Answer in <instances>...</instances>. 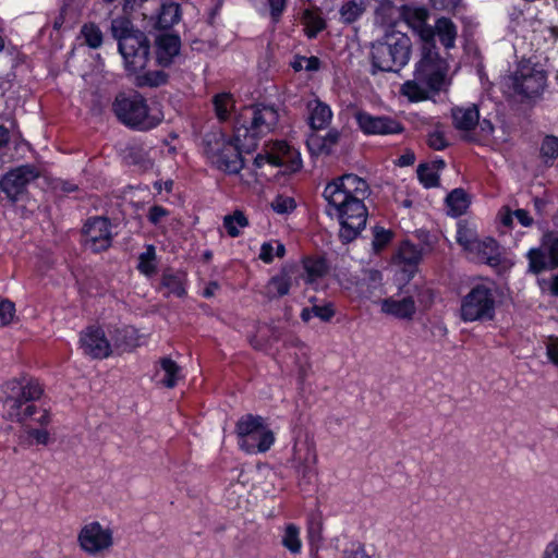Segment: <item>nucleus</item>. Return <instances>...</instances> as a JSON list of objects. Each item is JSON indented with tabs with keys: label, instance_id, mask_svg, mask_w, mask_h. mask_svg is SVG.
<instances>
[{
	"label": "nucleus",
	"instance_id": "680f3d73",
	"mask_svg": "<svg viewBox=\"0 0 558 558\" xmlns=\"http://www.w3.org/2000/svg\"><path fill=\"white\" fill-rule=\"evenodd\" d=\"M27 435L34 438L36 442L40 445H47L50 439L49 433L43 428H28Z\"/></svg>",
	"mask_w": 558,
	"mask_h": 558
},
{
	"label": "nucleus",
	"instance_id": "a878e982",
	"mask_svg": "<svg viewBox=\"0 0 558 558\" xmlns=\"http://www.w3.org/2000/svg\"><path fill=\"white\" fill-rule=\"evenodd\" d=\"M112 347L120 352H128L140 344V336L136 329L130 326L117 328L111 335Z\"/></svg>",
	"mask_w": 558,
	"mask_h": 558
},
{
	"label": "nucleus",
	"instance_id": "a19ab883",
	"mask_svg": "<svg viewBox=\"0 0 558 558\" xmlns=\"http://www.w3.org/2000/svg\"><path fill=\"white\" fill-rule=\"evenodd\" d=\"M168 75L162 70L148 71L136 76V85L140 87H157L165 84Z\"/></svg>",
	"mask_w": 558,
	"mask_h": 558
},
{
	"label": "nucleus",
	"instance_id": "69168bd1",
	"mask_svg": "<svg viewBox=\"0 0 558 558\" xmlns=\"http://www.w3.org/2000/svg\"><path fill=\"white\" fill-rule=\"evenodd\" d=\"M541 287L543 290H548L553 295L558 296V275L550 280H542Z\"/></svg>",
	"mask_w": 558,
	"mask_h": 558
},
{
	"label": "nucleus",
	"instance_id": "20e7f679",
	"mask_svg": "<svg viewBox=\"0 0 558 558\" xmlns=\"http://www.w3.org/2000/svg\"><path fill=\"white\" fill-rule=\"evenodd\" d=\"M412 43L401 32L390 31L372 47L373 68L384 72H397L410 60Z\"/></svg>",
	"mask_w": 558,
	"mask_h": 558
},
{
	"label": "nucleus",
	"instance_id": "412c9836",
	"mask_svg": "<svg viewBox=\"0 0 558 558\" xmlns=\"http://www.w3.org/2000/svg\"><path fill=\"white\" fill-rule=\"evenodd\" d=\"M374 21L381 26H393L402 17L403 5H397L393 0H373Z\"/></svg>",
	"mask_w": 558,
	"mask_h": 558
},
{
	"label": "nucleus",
	"instance_id": "423d86ee",
	"mask_svg": "<svg viewBox=\"0 0 558 558\" xmlns=\"http://www.w3.org/2000/svg\"><path fill=\"white\" fill-rule=\"evenodd\" d=\"M112 109L120 122L138 131L151 130L161 121V117L153 113L146 99L137 93L119 94L112 104Z\"/></svg>",
	"mask_w": 558,
	"mask_h": 558
},
{
	"label": "nucleus",
	"instance_id": "58836bf2",
	"mask_svg": "<svg viewBox=\"0 0 558 558\" xmlns=\"http://www.w3.org/2000/svg\"><path fill=\"white\" fill-rule=\"evenodd\" d=\"M156 248L154 245L149 244L146 246L145 252L141 253L138 256V270L146 275L150 276L156 272Z\"/></svg>",
	"mask_w": 558,
	"mask_h": 558
},
{
	"label": "nucleus",
	"instance_id": "6e6d98bb",
	"mask_svg": "<svg viewBox=\"0 0 558 558\" xmlns=\"http://www.w3.org/2000/svg\"><path fill=\"white\" fill-rule=\"evenodd\" d=\"M342 558H372L362 543H353L342 551Z\"/></svg>",
	"mask_w": 558,
	"mask_h": 558
},
{
	"label": "nucleus",
	"instance_id": "a211bd4d",
	"mask_svg": "<svg viewBox=\"0 0 558 558\" xmlns=\"http://www.w3.org/2000/svg\"><path fill=\"white\" fill-rule=\"evenodd\" d=\"M81 348L93 359H106L112 353V345L99 327H88L81 333Z\"/></svg>",
	"mask_w": 558,
	"mask_h": 558
},
{
	"label": "nucleus",
	"instance_id": "13d9d810",
	"mask_svg": "<svg viewBox=\"0 0 558 558\" xmlns=\"http://www.w3.org/2000/svg\"><path fill=\"white\" fill-rule=\"evenodd\" d=\"M271 207L278 214H286L294 208V201L290 197L278 196L271 203Z\"/></svg>",
	"mask_w": 558,
	"mask_h": 558
},
{
	"label": "nucleus",
	"instance_id": "de8ad7c7",
	"mask_svg": "<svg viewBox=\"0 0 558 558\" xmlns=\"http://www.w3.org/2000/svg\"><path fill=\"white\" fill-rule=\"evenodd\" d=\"M86 44L90 48H99L102 44V33L95 24H85L81 31Z\"/></svg>",
	"mask_w": 558,
	"mask_h": 558
},
{
	"label": "nucleus",
	"instance_id": "37998d69",
	"mask_svg": "<svg viewBox=\"0 0 558 558\" xmlns=\"http://www.w3.org/2000/svg\"><path fill=\"white\" fill-rule=\"evenodd\" d=\"M476 126H478V132L474 130L471 134H464L463 138L465 141L480 144L487 140L494 132V125L487 119H483L482 121L478 119Z\"/></svg>",
	"mask_w": 558,
	"mask_h": 558
},
{
	"label": "nucleus",
	"instance_id": "aec40b11",
	"mask_svg": "<svg viewBox=\"0 0 558 558\" xmlns=\"http://www.w3.org/2000/svg\"><path fill=\"white\" fill-rule=\"evenodd\" d=\"M270 165L286 167L289 171H298L302 166L300 154L284 142H276L270 150Z\"/></svg>",
	"mask_w": 558,
	"mask_h": 558
},
{
	"label": "nucleus",
	"instance_id": "ddd939ff",
	"mask_svg": "<svg viewBox=\"0 0 558 558\" xmlns=\"http://www.w3.org/2000/svg\"><path fill=\"white\" fill-rule=\"evenodd\" d=\"M242 118L245 121L250 120V125L243 124L240 126L241 134L244 137L251 135L252 138L271 132L279 121L278 111L270 106H253L245 108Z\"/></svg>",
	"mask_w": 558,
	"mask_h": 558
},
{
	"label": "nucleus",
	"instance_id": "72a5a7b5",
	"mask_svg": "<svg viewBox=\"0 0 558 558\" xmlns=\"http://www.w3.org/2000/svg\"><path fill=\"white\" fill-rule=\"evenodd\" d=\"M446 202L452 216L462 215L469 206L466 193L462 189H454L447 196Z\"/></svg>",
	"mask_w": 558,
	"mask_h": 558
},
{
	"label": "nucleus",
	"instance_id": "603ef678",
	"mask_svg": "<svg viewBox=\"0 0 558 558\" xmlns=\"http://www.w3.org/2000/svg\"><path fill=\"white\" fill-rule=\"evenodd\" d=\"M15 305L13 302L0 298V327L8 326L14 318Z\"/></svg>",
	"mask_w": 558,
	"mask_h": 558
},
{
	"label": "nucleus",
	"instance_id": "8fccbe9b",
	"mask_svg": "<svg viewBox=\"0 0 558 558\" xmlns=\"http://www.w3.org/2000/svg\"><path fill=\"white\" fill-rule=\"evenodd\" d=\"M306 145L312 156L330 154L324 137L315 132L308 135Z\"/></svg>",
	"mask_w": 558,
	"mask_h": 558
},
{
	"label": "nucleus",
	"instance_id": "e433bc0d",
	"mask_svg": "<svg viewBox=\"0 0 558 558\" xmlns=\"http://www.w3.org/2000/svg\"><path fill=\"white\" fill-rule=\"evenodd\" d=\"M539 153L546 165H553L558 158V136L546 135L542 141Z\"/></svg>",
	"mask_w": 558,
	"mask_h": 558
},
{
	"label": "nucleus",
	"instance_id": "0eeeda50",
	"mask_svg": "<svg viewBox=\"0 0 558 558\" xmlns=\"http://www.w3.org/2000/svg\"><path fill=\"white\" fill-rule=\"evenodd\" d=\"M495 284L490 280L474 283L461 299L460 318L464 323L487 322L495 317Z\"/></svg>",
	"mask_w": 558,
	"mask_h": 558
},
{
	"label": "nucleus",
	"instance_id": "1a4fd4ad",
	"mask_svg": "<svg viewBox=\"0 0 558 558\" xmlns=\"http://www.w3.org/2000/svg\"><path fill=\"white\" fill-rule=\"evenodd\" d=\"M363 201L364 198L355 197L347 199L339 206L327 204L326 213L339 220V238L344 244L355 240L366 226L367 209Z\"/></svg>",
	"mask_w": 558,
	"mask_h": 558
},
{
	"label": "nucleus",
	"instance_id": "4c0bfd02",
	"mask_svg": "<svg viewBox=\"0 0 558 558\" xmlns=\"http://www.w3.org/2000/svg\"><path fill=\"white\" fill-rule=\"evenodd\" d=\"M248 225L247 218L242 211H234L233 215H228L223 218V227L228 234L235 238L240 234V230Z\"/></svg>",
	"mask_w": 558,
	"mask_h": 558
},
{
	"label": "nucleus",
	"instance_id": "bb28decb",
	"mask_svg": "<svg viewBox=\"0 0 558 558\" xmlns=\"http://www.w3.org/2000/svg\"><path fill=\"white\" fill-rule=\"evenodd\" d=\"M310 111V124L313 130H322L326 128L332 118V111L328 105L319 99H314L307 105Z\"/></svg>",
	"mask_w": 558,
	"mask_h": 558
},
{
	"label": "nucleus",
	"instance_id": "cd10ccee",
	"mask_svg": "<svg viewBox=\"0 0 558 558\" xmlns=\"http://www.w3.org/2000/svg\"><path fill=\"white\" fill-rule=\"evenodd\" d=\"M433 28L435 31V35L438 36L440 43L444 45L446 49L454 47L457 38V27L450 19H438Z\"/></svg>",
	"mask_w": 558,
	"mask_h": 558
},
{
	"label": "nucleus",
	"instance_id": "79ce46f5",
	"mask_svg": "<svg viewBox=\"0 0 558 558\" xmlns=\"http://www.w3.org/2000/svg\"><path fill=\"white\" fill-rule=\"evenodd\" d=\"M303 268L307 275V281L312 282L323 277L327 271V266L322 258H306L303 262Z\"/></svg>",
	"mask_w": 558,
	"mask_h": 558
},
{
	"label": "nucleus",
	"instance_id": "c03bdc74",
	"mask_svg": "<svg viewBox=\"0 0 558 558\" xmlns=\"http://www.w3.org/2000/svg\"><path fill=\"white\" fill-rule=\"evenodd\" d=\"M214 106L218 119L227 120L234 104L229 94H220L214 98Z\"/></svg>",
	"mask_w": 558,
	"mask_h": 558
},
{
	"label": "nucleus",
	"instance_id": "864d4df0",
	"mask_svg": "<svg viewBox=\"0 0 558 558\" xmlns=\"http://www.w3.org/2000/svg\"><path fill=\"white\" fill-rule=\"evenodd\" d=\"M392 239V232L386 230L381 227H376L374 229V239H373V247L375 251H380L384 248Z\"/></svg>",
	"mask_w": 558,
	"mask_h": 558
},
{
	"label": "nucleus",
	"instance_id": "052dcab7",
	"mask_svg": "<svg viewBox=\"0 0 558 558\" xmlns=\"http://www.w3.org/2000/svg\"><path fill=\"white\" fill-rule=\"evenodd\" d=\"M461 0H429L430 5L439 11H454L460 4Z\"/></svg>",
	"mask_w": 558,
	"mask_h": 558
},
{
	"label": "nucleus",
	"instance_id": "4d7b16f0",
	"mask_svg": "<svg viewBox=\"0 0 558 558\" xmlns=\"http://www.w3.org/2000/svg\"><path fill=\"white\" fill-rule=\"evenodd\" d=\"M313 315L323 322H329L335 315V310L331 303L313 305Z\"/></svg>",
	"mask_w": 558,
	"mask_h": 558
},
{
	"label": "nucleus",
	"instance_id": "7c9ffc66",
	"mask_svg": "<svg viewBox=\"0 0 558 558\" xmlns=\"http://www.w3.org/2000/svg\"><path fill=\"white\" fill-rule=\"evenodd\" d=\"M302 23L305 26L306 35L310 38L315 37L319 32L326 27L324 19L319 15L317 10L305 9L302 13Z\"/></svg>",
	"mask_w": 558,
	"mask_h": 558
},
{
	"label": "nucleus",
	"instance_id": "7ed1b4c3",
	"mask_svg": "<svg viewBox=\"0 0 558 558\" xmlns=\"http://www.w3.org/2000/svg\"><path fill=\"white\" fill-rule=\"evenodd\" d=\"M4 393L9 417L24 423L37 412L33 402L41 398L44 388L37 379L24 376L5 383Z\"/></svg>",
	"mask_w": 558,
	"mask_h": 558
},
{
	"label": "nucleus",
	"instance_id": "0e129e2a",
	"mask_svg": "<svg viewBox=\"0 0 558 558\" xmlns=\"http://www.w3.org/2000/svg\"><path fill=\"white\" fill-rule=\"evenodd\" d=\"M275 256V247L271 242L263 243L260 247L259 258L266 263L270 264L274 260Z\"/></svg>",
	"mask_w": 558,
	"mask_h": 558
},
{
	"label": "nucleus",
	"instance_id": "c756f323",
	"mask_svg": "<svg viewBox=\"0 0 558 558\" xmlns=\"http://www.w3.org/2000/svg\"><path fill=\"white\" fill-rule=\"evenodd\" d=\"M529 270L533 274H539L546 269H554L557 266H551V259L546 251L541 246L538 248H531L527 252Z\"/></svg>",
	"mask_w": 558,
	"mask_h": 558
},
{
	"label": "nucleus",
	"instance_id": "2f4dec72",
	"mask_svg": "<svg viewBox=\"0 0 558 558\" xmlns=\"http://www.w3.org/2000/svg\"><path fill=\"white\" fill-rule=\"evenodd\" d=\"M180 20V7L177 3H165L160 8L157 20V26L161 29H168Z\"/></svg>",
	"mask_w": 558,
	"mask_h": 558
},
{
	"label": "nucleus",
	"instance_id": "c9c22d12",
	"mask_svg": "<svg viewBox=\"0 0 558 558\" xmlns=\"http://www.w3.org/2000/svg\"><path fill=\"white\" fill-rule=\"evenodd\" d=\"M161 369L165 372L166 377L162 384L167 388H173L180 378V366L170 357H162L159 361Z\"/></svg>",
	"mask_w": 558,
	"mask_h": 558
},
{
	"label": "nucleus",
	"instance_id": "338daca9",
	"mask_svg": "<svg viewBox=\"0 0 558 558\" xmlns=\"http://www.w3.org/2000/svg\"><path fill=\"white\" fill-rule=\"evenodd\" d=\"M547 355L555 365H558V340L547 344Z\"/></svg>",
	"mask_w": 558,
	"mask_h": 558
},
{
	"label": "nucleus",
	"instance_id": "dca6fc26",
	"mask_svg": "<svg viewBox=\"0 0 558 558\" xmlns=\"http://www.w3.org/2000/svg\"><path fill=\"white\" fill-rule=\"evenodd\" d=\"M354 118L360 130L367 135L398 134L403 131L400 122L387 116H372L365 111H357Z\"/></svg>",
	"mask_w": 558,
	"mask_h": 558
},
{
	"label": "nucleus",
	"instance_id": "4468645a",
	"mask_svg": "<svg viewBox=\"0 0 558 558\" xmlns=\"http://www.w3.org/2000/svg\"><path fill=\"white\" fill-rule=\"evenodd\" d=\"M78 543L81 548L90 555L102 553L113 544L112 531L99 522L88 523L81 530Z\"/></svg>",
	"mask_w": 558,
	"mask_h": 558
},
{
	"label": "nucleus",
	"instance_id": "6ab92c4d",
	"mask_svg": "<svg viewBox=\"0 0 558 558\" xmlns=\"http://www.w3.org/2000/svg\"><path fill=\"white\" fill-rule=\"evenodd\" d=\"M384 314L398 319L411 320L416 313V304L411 295L390 296L379 301Z\"/></svg>",
	"mask_w": 558,
	"mask_h": 558
},
{
	"label": "nucleus",
	"instance_id": "39448f33",
	"mask_svg": "<svg viewBox=\"0 0 558 558\" xmlns=\"http://www.w3.org/2000/svg\"><path fill=\"white\" fill-rule=\"evenodd\" d=\"M241 129H236L234 141L227 140L222 134L209 133L204 137V151L217 169L235 174L239 173L244 161L239 150Z\"/></svg>",
	"mask_w": 558,
	"mask_h": 558
},
{
	"label": "nucleus",
	"instance_id": "09e8293b",
	"mask_svg": "<svg viewBox=\"0 0 558 558\" xmlns=\"http://www.w3.org/2000/svg\"><path fill=\"white\" fill-rule=\"evenodd\" d=\"M477 240L478 238L472 229L465 225L459 223L457 230V242L463 246L465 251L469 252Z\"/></svg>",
	"mask_w": 558,
	"mask_h": 558
},
{
	"label": "nucleus",
	"instance_id": "f257e3e1",
	"mask_svg": "<svg viewBox=\"0 0 558 558\" xmlns=\"http://www.w3.org/2000/svg\"><path fill=\"white\" fill-rule=\"evenodd\" d=\"M448 63L439 56L435 43L422 45L413 78L401 86V94L411 101H422L438 93L446 84Z\"/></svg>",
	"mask_w": 558,
	"mask_h": 558
},
{
	"label": "nucleus",
	"instance_id": "f3484780",
	"mask_svg": "<svg viewBox=\"0 0 558 558\" xmlns=\"http://www.w3.org/2000/svg\"><path fill=\"white\" fill-rule=\"evenodd\" d=\"M428 17L429 12L423 7L403 5L401 20L420 37L422 45L435 43V31L427 24Z\"/></svg>",
	"mask_w": 558,
	"mask_h": 558
},
{
	"label": "nucleus",
	"instance_id": "4be33fe9",
	"mask_svg": "<svg viewBox=\"0 0 558 558\" xmlns=\"http://www.w3.org/2000/svg\"><path fill=\"white\" fill-rule=\"evenodd\" d=\"M469 253L473 259L490 266L498 265L500 262L498 243L492 238L478 239Z\"/></svg>",
	"mask_w": 558,
	"mask_h": 558
},
{
	"label": "nucleus",
	"instance_id": "9b49d317",
	"mask_svg": "<svg viewBox=\"0 0 558 558\" xmlns=\"http://www.w3.org/2000/svg\"><path fill=\"white\" fill-rule=\"evenodd\" d=\"M369 192L367 182L353 173H347L329 182L323 192L327 204H343L347 199L366 198Z\"/></svg>",
	"mask_w": 558,
	"mask_h": 558
},
{
	"label": "nucleus",
	"instance_id": "f704fd0d",
	"mask_svg": "<svg viewBox=\"0 0 558 558\" xmlns=\"http://www.w3.org/2000/svg\"><path fill=\"white\" fill-rule=\"evenodd\" d=\"M184 277L180 274L163 272L161 278V286L168 290V294H173L182 298L185 294Z\"/></svg>",
	"mask_w": 558,
	"mask_h": 558
},
{
	"label": "nucleus",
	"instance_id": "3c124183",
	"mask_svg": "<svg viewBox=\"0 0 558 558\" xmlns=\"http://www.w3.org/2000/svg\"><path fill=\"white\" fill-rule=\"evenodd\" d=\"M542 247L546 251L551 259V266L558 267V233L545 234L542 242Z\"/></svg>",
	"mask_w": 558,
	"mask_h": 558
},
{
	"label": "nucleus",
	"instance_id": "e2e57ef3",
	"mask_svg": "<svg viewBox=\"0 0 558 558\" xmlns=\"http://www.w3.org/2000/svg\"><path fill=\"white\" fill-rule=\"evenodd\" d=\"M168 215V211L167 209H165L163 207L161 206H158V205H155L153 207H150L149 209V213H148V220L154 223V225H157L159 223L162 218H165L166 216Z\"/></svg>",
	"mask_w": 558,
	"mask_h": 558
},
{
	"label": "nucleus",
	"instance_id": "c85d7f7f",
	"mask_svg": "<svg viewBox=\"0 0 558 558\" xmlns=\"http://www.w3.org/2000/svg\"><path fill=\"white\" fill-rule=\"evenodd\" d=\"M366 12V2L364 0H348L339 8L340 22L352 24L356 22Z\"/></svg>",
	"mask_w": 558,
	"mask_h": 558
},
{
	"label": "nucleus",
	"instance_id": "473e14b6",
	"mask_svg": "<svg viewBox=\"0 0 558 558\" xmlns=\"http://www.w3.org/2000/svg\"><path fill=\"white\" fill-rule=\"evenodd\" d=\"M281 544L292 555H298L302 549V541L300 537V527L293 523H289L283 532Z\"/></svg>",
	"mask_w": 558,
	"mask_h": 558
},
{
	"label": "nucleus",
	"instance_id": "774afa93",
	"mask_svg": "<svg viewBox=\"0 0 558 558\" xmlns=\"http://www.w3.org/2000/svg\"><path fill=\"white\" fill-rule=\"evenodd\" d=\"M542 558H558V542L557 541H553L546 546V548L542 555Z\"/></svg>",
	"mask_w": 558,
	"mask_h": 558
},
{
	"label": "nucleus",
	"instance_id": "5fc2aeb1",
	"mask_svg": "<svg viewBox=\"0 0 558 558\" xmlns=\"http://www.w3.org/2000/svg\"><path fill=\"white\" fill-rule=\"evenodd\" d=\"M427 144L435 150H441L448 146L445 134L440 130H434L428 134Z\"/></svg>",
	"mask_w": 558,
	"mask_h": 558
},
{
	"label": "nucleus",
	"instance_id": "f8f14e48",
	"mask_svg": "<svg viewBox=\"0 0 558 558\" xmlns=\"http://www.w3.org/2000/svg\"><path fill=\"white\" fill-rule=\"evenodd\" d=\"M40 171L34 165H23L8 171L0 180V190L12 202L21 201L29 183L38 179Z\"/></svg>",
	"mask_w": 558,
	"mask_h": 558
},
{
	"label": "nucleus",
	"instance_id": "6e6552de",
	"mask_svg": "<svg viewBox=\"0 0 558 558\" xmlns=\"http://www.w3.org/2000/svg\"><path fill=\"white\" fill-rule=\"evenodd\" d=\"M238 445L246 453L267 452L275 442V434L266 420L251 413L241 416L235 424Z\"/></svg>",
	"mask_w": 558,
	"mask_h": 558
},
{
	"label": "nucleus",
	"instance_id": "393cba45",
	"mask_svg": "<svg viewBox=\"0 0 558 558\" xmlns=\"http://www.w3.org/2000/svg\"><path fill=\"white\" fill-rule=\"evenodd\" d=\"M156 47L158 64L168 66L180 51V38L170 34L161 35L157 38Z\"/></svg>",
	"mask_w": 558,
	"mask_h": 558
},
{
	"label": "nucleus",
	"instance_id": "b1692460",
	"mask_svg": "<svg viewBox=\"0 0 558 558\" xmlns=\"http://www.w3.org/2000/svg\"><path fill=\"white\" fill-rule=\"evenodd\" d=\"M294 267H283L281 271L271 277L265 287V295L269 299H278L289 293L294 275Z\"/></svg>",
	"mask_w": 558,
	"mask_h": 558
},
{
	"label": "nucleus",
	"instance_id": "ea45409f",
	"mask_svg": "<svg viewBox=\"0 0 558 558\" xmlns=\"http://www.w3.org/2000/svg\"><path fill=\"white\" fill-rule=\"evenodd\" d=\"M398 258L403 264L416 265L422 258V252L416 245L407 241L400 245Z\"/></svg>",
	"mask_w": 558,
	"mask_h": 558
},
{
	"label": "nucleus",
	"instance_id": "f03ea898",
	"mask_svg": "<svg viewBox=\"0 0 558 558\" xmlns=\"http://www.w3.org/2000/svg\"><path fill=\"white\" fill-rule=\"evenodd\" d=\"M111 34L118 40L119 52L123 57L125 68L130 72L143 70L149 58V41L146 35L134 28L133 23L125 16L111 21Z\"/></svg>",
	"mask_w": 558,
	"mask_h": 558
},
{
	"label": "nucleus",
	"instance_id": "2eb2a0df",
	"mask_svg": "<svg viewBox=\"0 0 558 558\" xmlns=\"http://www.w3.org/2000/svg\"><path fill=\"white\" fill-rule=\"evenodd\" d=\"M84 245L97 253L111 246L112 232L110 221L105 217H93L86 221L83 228Z\"/></svg>",
	"mask_w": 558,
	"mask_h": 558
},
{
	"label": "nucleus",
	"instance_id": "5701e85b",
	"mask_svg": "<svg viewBox=\"0 0 558 558\" xmlns=\"http://www.w3.org/2000/svg\"><path fill=\"white\" fill-rule=\"evenodd\" d=\"M453 125L457 130L471 134L476 129L480 111L476 105L468 107H454L451 110Z\"/></svg>",
	"mask_w": 558,
	"mask_h": 558
},
{
	"label": "nucleus",
	"instance_id": "a18cd8bd",
	"mask_svg": "<svg viewBox=\"0 0 558 558\" xmlns=\"http://www.w3.org/2000/svg\"><path fill=\"white\" fill-rule=\"evenodd\" d=\"M417 178L425 187H434L439 183V175L434 167L422 163L417 167Z\"/></svg>",
	"mask_w": 558,
	"mask_h": 558
},
{
	"label": "nucleus",
	"instance_id": "49530a36",
	"mask_svg": "<svg viewBox=\"0 0 558 558\" xmlns=\"http://www.w3.org/2000/svg\"><path fill=\"white\" fill-rule=\"evenodd\" d=\"M317 460L315 449L311 445H305V456H301V448L298 449L294 447V462L298 463V466L303 469V473L305 474L311 465L315 464Z\"/></svg>",
	"mask_w": 558,
	"mask_h": 558
},
{
	"label": "nucleus",
	"instance_id": "9d476101",
	"mask_svg": "<svg viewBox=\"0 0 558 558\" xmlns=\"http://www.w3.org/2000/svg\"><path fill=\"white\" fill-rule=\"evenodd\" d=\"M547 85L546 72L536 63L530 60H522L518 63L515 71L508 76L507 86L513 93L525 99H533L541 96Z\"/></svg>",
	"mask_w": 558,
	"mask_h": 558
},
{
	"label": "nucleus",
	"instance_id": "bf43d9fd",
	"mask_svg": "<svg viewBox=\"0 0 558 558\" xmlns=\"http://www.w3.org/2000/svg\"><path fill=\"white\" fill-rule=\"evenodd\" d=\"M319 68V60L316 57H303L299 61L293 63V69L300 71L305 69L306 71H316Z\"/></svg>",
	"mask_w": 558,
	"mask_h": 558
}]
</instances>
